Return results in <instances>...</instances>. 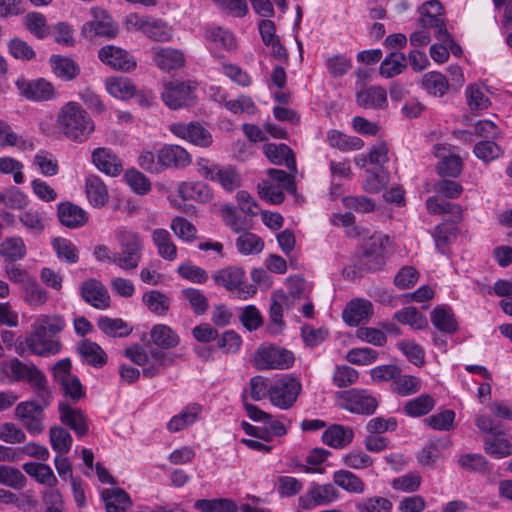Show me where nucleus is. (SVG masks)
Listing matches in <instances>:
<instances>
[{"mask_svg":"<svg viewBox=\"0 0 512 512\" xmlns=\"http://www.w3.org/2000/svg\"><path fill=\"white\" fill-rule=\"evenodd\" d=\"M23 469L29 476L50 488L58 482L53 470L47 464L28 462L23 465Z\"/></svg>","mask_w":512,"mask_h":512,"instance_id":"a18cd8bd","label":"nucleus"},{"mask_svg":"<svg viewBox=\"0 0 512 512\" xmlns=\"http://www.w3.org/2000/svg\"><path fill=\"white\" fill-rule=\"evenodd\" d=\"M26 253V245L19 236L8 237L0 244V255L10 262L23 259Z\"/></svg>","mask_w":512,"mask_h":512,"instance_id":"c03bdc74","label":"nucleus"},{"mask_svg":"<svg viewBox=\"0 0 512 512\" xmlns=\"http://www.w3.org/2000/svg\"><path fill=\"white\" fill-rule=\"evenodd\" d=\"M170 131L178 138L184 139L196 146L207 148L212 142L211 133L198 122H176L170 125Z\"/></svg>","mask_w":512,"mask_h":512,"instance_id":"4468645a","label":"nucleus"},{"mask_svg":"<svg viewBox=\"0 0 512 512\" xmlns=\"http://www.w3.org/2000/svg\"><path fill=\"white\" fill-rule=\"evenodd\" d=\"M205 38L225 50H233L236 47L233 34L222 27L208 29L205 32Z\"/></svg>","mask_w":512,"mask_h":512,"instance_id":"69168bd1","label":"nucleus"},{"mask_svg":"<svg viewBox=\"0 0 512 512\" xmlns=\"http://www.w3.org/2000/svg\"><path fill=\"white\" fill-rule=\"evenodd\" d=\"M92 20L86 22L82 27V34L88 39L95 37L114 38L119 32L117 23L107 12L101 8L91 9Z\"/></svg>","mask_w":512,"mask_h":512,"instance_id":"9b49d317","label":"nucleus"},{"mask_svg":"<svg viewBox=\"0 0 512 512\" xmlns=\"http://www.w3.org/2000/svg\"><path fill=\"white\" fill-rule=\"evenodd\" d=\"M419 14L420 17L418 19V23L422 28H425L428 31L429 29H433L434 36L437 40L449 39V32L446 28L444 16L431 15L428 12Z\"/></svg>","mask_w":512,"mask_h":512,"instance_id":"603ef678","label":"nucleus"},{"mask_svg":"<svg viewBox=\"0 0 512 512\" xmlns=\"http://www.w3.org/2000/svg\"><path fill=\"white\" fill-rule=\"evenodd\" d=\"M101 496L106 512H127L132 507L130 496L121 488L104 489Z\"/></svg>","mask_w":512,"mask_h":512,"instance_id":"c85d7f7f","label":"nucleus"},{"mask_svg":"<svg viewBox=\"0 0 512 512\" xmlns=\"http://www.w3.org/2000/svg\"><path fill=\"white\" fill-rule=\"evenodd\" d=\"M177 192L184 200H193L200 203L208 202L212 197L209 187L203 182H183L179 184Z\"/></svg>","mask_w":512,"mask_h":512,"instance_id":"f704fd0d","label":"nucleus"},{"mask_svg":"<svg viewBox=\"0 0 512 512\" xmlns=\"http://www.w3.org/2000/svg\"><path fill=\"white\" fill-rule=\"evenodd\" d=\"M484 451L488 455L500 459L512 455V444L498 432V434L485 438Z\"/></svg>","mask_w":512,"mask_h":512,"instance_id":"49530a36","label":"nucleus"},{"mask_svg":"<svg viewBox=\"0 0 512 512\" xmlns=\"http://www.w3.org/2000/svg\"><path fill=\"white\" fill-rule=\"evenodd\" d=\"M457 227L454 223H441L437 225L432 234L436 250L441 254H446L447 247L452 238L456 236Z\"/></svg>","mask_w":512,"mask_h":512,"instance_id":"5fc2aeb1","label":"nucleus"},{"mask_svg":"<svg viewBox=\"0 0 512 512\" xmlns=\"http://www.w3.org/2000/svg\"><path fill=\"white\" fill-rule=\"evenodd\" d=\"M124 180L133 192L145 195L151 190L150 180L136 169H129L124 174Z\"/></svg>","mask_w":512,"mask_h":512,"instance_id":"338daca9","label":"nucleus"},{"mask_svg":"<svg viewBox=\"0 0 512 512\" xmlns=\"http://www.w3.org/2000/svg\"><path fill=\"white\" fill-rule=\"evenodd\" d=\"M98 57L113 69L130 72L136 67V61L126 50L113 45L102 47L98 52Z\"/></svg>","mask_w":512,"mask_h":512,"instance_id":"f3484780","label":"nucleus"},{"mask_svg":"<svg viewBox=\"0 0 512 512\" xmlns=\"http://www.w3.org/2000/svg\"><path fill=\"white\" fill-rule=\"evenodd\" d=\"M24 27L38 39H44L50 33L46 17L40 12H30L23 18Z\"/></svg>","mask_w":512,"mask_h":512,"instance_id":"864d4df0","label":"nucleus"},{"mask_svg":"<svg viewBox=\"0 0 512 512\" xmlns=\"http://www.w3.org/2000/svg\"><path fill=\"white\" fill-rule=\"evenodd\" d=\"M62 344L59 339L53 338L38 328L32 327L31 333L25 338L24 342H18L15 346L19 355L25 353V349L33 355L48 357L56 355L61 351Z\"/></svg>","mask_w":512,"mask_h":512,"instance_id":"0eeeda50","label":"nucleus"},{"mask_svg":"<svg viewBox=\"0 0 512 512\" xmlns=\"http://www.w3.org/2000/svg\"><path fill=\"white\" fill-rule=\"evenodd\" d=\"M57 258L67 264H75L79 260V250L77 246L69 239L55 237L51 242Z\"/></svg>","mask_w":512,"mask_h":512,"instance_id":"37998d69","label":"nucleus"},{"mask_svg":"<svg viewBox=\"0 0 512 512\" xmlns=\"http://www.w3.org/2000/svg\"><path fill=\"white\" fill-rule=\"evenodd\" d=\"M202 406L198 403L187 405L180 413L174 415L167 423V429L171 433L179 432L191 426L199 420L202 414Z\"/></svg>","mask_w":512,"mask_h":512,"instance_id":"b1692460","label":"nucleus"},{"mask_svg":"<svg viewBox=\"0 0 512 512\" xmlns=\"http://www.w3.org/2000/svg\"><path fill=\"white\" fill-rule=\"evenodd\" d=\"M49 63L53 73L64 81L73 80L79 74V66L70 58L52 55Z\"/></svg>","mask_w":512,"mask_h":512,"instance_id":"58836bf2","label":"nucleus"},{"mask_svg":"<svg viewBox=\"0 0 512 512\" xmlns=\"http://www.w3.org/2000/svg\"><path fill=\"white\" fill-rule=\"evenodd\" d=\"M150 338L157 348L172 349L180 342L179 335L168 325L157 324L151 328Z\"/></svg>","mask_w":512,"mask_h":512,"instance_id":"473e14b6","label":"nucleus"},{"mask_svg":"<svg viewBox=\"0 0 512 512\" xmlns=\"http://www.w3.org/2000/svg\"><path fill=\"white\" fill-rule=\"evenodd\" d=\"M52 449L60 455L67 454L72 446V437L67 430L60 426H53L49 432Z\"/></svg>","mask_w":512,"mask_h":512,"instance_id":"e2e57ef3","label":"nucleus"},{"mask_svg":"<svg viewBox=\"0 0 512 512\" xmlns=\"http://www.w3.org/2000/svg\"><path fill=\"white\" fill-rule=\"evenodd\" d=\"M245 272L237 266H227L215 271L212 279L217 286L224 287L229 291L239 289L243 283Z\"/></svg>","mask_w":512,"mask_h":512,"instance_id":"bb28decb","label":"nucleus"},{"mask_svg":"<svg viewBox=\"0 0 512 512\" xmlns=\"http://www.w3.org/2000/svg\"><path fill=\"white\" fill-rule=\"evenodd\" d=\"M373 312L372 303L364 299H355L349 302L343 310V319L350 326H357L369 319Z\"/></svg>","mask_w":512,"mask_h":512,"instance_id":"393cba45","label":"nucleus"},{"mask_svg":"<svg viewBox=\"0 0 512 512\" xmlns=\"http://www.w3.org/2000/svg\"><path fill=\"white\" fill-rule=\"evenodd\" d=\"M81 357L91 366L100 368L107 362V356L104 350L91 340H83L77 347Z\"/></svg>","mask_w":512,"mask_h":512,"instance_id":"4c0bfd02","label":"nucleus"},{"mask_svg":"<svg viewBox=\"0 0 512 512\" xmlns=\"http://www.w3.org/2000/svg\"><path fill=\"white\" fill-rule=\"evenodd\" d=\"M357 512H391L392 503L384 497L375 496L355 504Z\"/></svg>","mask_w":512,"mask_h":512,"instance_id":"774afa93","label":"nucleus"},{"mask_svg":"<svg viewBox=\"0 0 512 512\" xmlns=\"http://www.w3.org/2000/svg\"><path fill=\"white\" fill-rule=\"evenodd\" d=\"M155 65L164 71L182 68L185 65L184 54L177 49L166 47L153 50Z\"/></svg>","mask_w":512,"mask_h":512,"instance_id":"5701e85b","label":"nucleus"},{"mask_svg":"<svg viewBox=\"0 0 512 512\" xmlns=\"http://www.w3.org/2000/svg\"><path fill=\"white\" fill-rule=\"evenodd\" d=\"M97 326L104 334L111 337H126L132 331L122 319L107 316H101L97 321Z\"/></svg>","mask_w":512,"mask_h":512,"instance_id":"3c124183","label":"nucleus"},{"mask_svg":"<svg viewBox=\"0 0 512 512\" xmlns=\"http://www.w3.org/2000/svg\"><path fill=\"white\" fill-rule=\"evenodd\" d=\"M82 299L92 307L105 310L110 307V295L106 287L97 279H88L80 287Z\"/></svg>","mask_w":512,"mask_h":512,"instance_id":"dca6fc26","label":"nucleus"},{"mask_svg":"<svg viewBox=\"0 0 512 512\" xmlns=\"http://www.w3.org/2000/svg\"><path fill=\"white\" fill-rule=\"evenodd\" d=\"M57 217L60 224L69 229H78L88 222L86 211L69 201L58 204Z\"/></svg>","mask_w":512,"mask_h":512,"instance_id":"6ab92c4d","label":"nucleus"},{"mask_svg":"<svg viewBox=\"0 0 512 512\" xmlns=\"http://www.w3.org/2000/svg\"><path fill=\"white\" fill-rule=\"evenodd\" d=\"M18 219L23 227L32 235H40L45 230L44 219L36 210H24L20 213Z\"/></svg>","mask_w":512,"mask_h":512,"instance_id":"0e129e2a","label":"nucleus"},{"mask_svg":"<svg viewBox=\"0 0 512 512\" xmlns=\"http://www.w3.org/2000/svg\"><path fill=\"white\" fill-rule=\"evenodd\" d=\"M341 398L344 401L342 407L351 413L370 415L376 411L378 406L377 399L366 390L344 391Z\"/></svg>","mask_w":512,"mask_h":512,"instance_id":"ddd939ff","label":"nucleus"},{"mask_svg":"<svg viewBox=\"0 0 512 512\" xmlns=\"http://www.w3.org/2000/svg\"><path fill=\"white\" fill-rule=\"evenodd\" d=\"M421 87L433 96L442 97L448 92L449 83L445 75L431 71L422 76Z\"/></svg>","mask_w":512,"mask_h":512,"instance_id":"a19ab883","label":"nucleus"},{"mask_svg":"<svg viewBox=\"0 0 512 512\" xmlns=\"http://www.w3.org/2000/svg\"><path fill=\"white\" fill-rule=\"evenodd\" d=\"M431 322L436 329L447 334L458 330V323L451 308L437 306L431 312Z\"/></svg>","mask_w":512,"mask_h":512,"instance_id":"72a5a7b5","label":"nucleus"},{"mask_svg":"<svg viewBox=\"0 0 512 512\" xmlns=\"http://www.w3.org/2000/svg\"><path fill=\"white\" fill-rule=\"evenodd\" d=\"M24 301L32 307L43 306L49 298L48 292L33 277L22 287Z\"/></svg>","mask_w":512,"mask_h":512,"instance_id":"09e8293b","label":"nucleus"},{"mask_svg":"<svg viewBox=\"0 0 512 512\" xmlns=\"http://www.w3.org/2000/svg\"><path fill=\"white\" fill-rule=\"evenodd\" d=\"M0 375L8 382H26L34 390L37 400L49 405L51 393L44 373L33 363L26 364L14 357L0 362Z\"/></svg>","mask_w":512,"mask_h":512,"instance_id":"f03ea898","label":"nucleus"},{"mask_svg":"<svg viewBox=\"0 0 512 512\" xmlns=\"http://www.w3.org/2000/svg\"><path fill=\"white\" fill-rule=\"evenodd\" d=\"M107 92L118 99H129L136 94V87L126 77H109L105 82Z\"/></svg>","mask_w":512,"mask_h":512,"instance_id":"ea45409f","label":"nucleus"},{"mask_svg":"<svg viewBox=\"0 0 512 512\" xmlns=\"http://www.w3.org/2000/svg\"><path fill=\"white\" fill-rule=\"evenodd\" d=\"M334 485L351 494H362L365 491L363 480L349 470H337L332 476Z\"/></svg>","mask_w":512,"mask_h":512,"instance_id":"c9c22d12","label":"nucleus"},{"mask_svg":"<svg viewBox=\"0 0 512 512\" xmlns=\"http://www.w3.org/2000/svg\"><path fill=\"white\" fill-rule=\"evenodd\" d=\"M389 237L382 234H374L366 239L362 245V251L358 256L357 265L363 272H375L381 270L385 261V244Z\"/></svg>","mask_w":512,"mask_h":512,"instance_id":"423d86ee","label":"nucleus"},{"mask_svg":"<svg viewBox=\"0 0 512 512\" xmlns=\"http://www.w3.org/2000/svg\"><path fill=\"white\" fill-rule=\"evenodd\" d=\"M340 498V492L334 484L312 482L306 492L298 498V510H311L318 506L329 505Z\"/></svg>","mask_w":512,"mask_h":512,"instance_id":"1a4fd4ad","label":"nucleus"},{"mask_svg":"<svg viewBox=\"0 0 512 512\" xmlns=\"http://www.w3.org/2000/svg\"><path fill=\"white\" fill-rule=\"evenodd\" d=\"M143 302L150 312L163 316L170 308V298L158 290H150L143 294Z\"/></svg>","mask_w":512,"mask_h":512,"instance_id":"8fccbe9b","label":"nucleus"},{"mask_svg":"<svg viewBox=\"0 0 512 512\" xmlns=\"http://www.w3.org/2000/svg\"><path fill=\"white\" fill-rule=\"evenodd\" d=\"M152 241L157 248L158 255L166 261L177 258V247L168 230L157 228L152 232Z\"/></svg>","mask_w":512,"mask_h":512,"instance_id":"2f4dec72","label":"nucleus"},{"mask_svg":"<svg viewBox=\"0 0 512 512\" xmlns=\"http://www.w3.org/2000/svg\"><path fill=\"white\" fill-rule=\"evenodd\" d=\"M394 318L400 323L409 325L415 330H421L427 327L426 317L415 307H405L394 314Z\"/></svg>","mask_w":512,"mask_h":512,"instance_id":"4d7b16f0","label":"nucleus"},{"mask_svg":"<svg viewBox=\"0 0 512 512\" xmlns=\"http://www.w3.org/2000/svg\"><path fill=\"white\" fill-rule=\"evenodd\" d=\"M39 403L34 401H24L19 403L15 408V416L22 422L26 430L32 434L37 435L43 432V409L48 405H44L42 401Z\"/></svg>","mask_w":512,"mask_h":512,"instance_id":"f8f14e48","label":"nucleus"},{"mask_svg":"<svg viewBox=\"0 0 512 512\" xmlns=\"http://www.w3.org/2000/svg\"><path fill=\"white\" fill-rule=\"evenodd\" d=\"M162 100L170 109H179L189 106L194 101L191 86L186 83L170 82L165 85L161 94Z\"/></svg>","mask_w":512,"mask_h":512,"instance_id":"2eb2a0df","label":"nucleus"},{"mask_svg":"<svg viewBox=\"0 0 512 512\" xmlns=\"http://www.w3.org/2000/svg\"><path fill=\"white\" fill-rule=\"evenodd\" d=\"M194 507L202 512H237L238 507L233 500L220 499H200L194 504Z\"/></svg>","mask_w":512,"mask_h":512,"instance_id":"052dcab7","label":"nucleus"},{"mask_svg":"<svg viewBox=\"0 0 512 512\" xmlns=\"http://www.w3.org/2000/svg\"><path fill=\"white\" fill-rule=\"evenodd\" d=\"M66 326L64 318L60 314H41L37 317L32 327H36L39 331H43L50 336L61 333Z\"/></svg>","mask_w":512,"mask_h":512,"instance_id":"de8ad7c7","label":"nucleus"},{"mask_svg":"<svg viewBox=\"0 0 512 512\" xmlns=\"http://www.w3.org/2000/svg\"><path fill=\"white\" fill-rule=\"evenodd\" d=\"M125 355L133 363L142 367L145 378H154L166 367L173 365L176 355L158 348L145 350L141 346H134L125 350Z\"/></svg>","mask_w":512,"mask_h":512,"instance_id":"7ed1b4c3","label":"nucleus"},{"mask_svg":"<svg viewBox=\"0 0 512 512\" xmlns=\"http://www.w3.org/2000/svg\"><path fill=\"white\" fill-rule=\"evenodd\" d=\"M357 103L365 109H382L387 106L386 90L380 86H371L356 95Z\"/></svg>","mask_w":512,"mask_h":512,"instance_id":"c756f323","label":"nucleus"},{"mask_svg":"<svg viewBox=\"0 0 512 512\" xmlns=\"http://www.w3.org/2000/svg\"><path fill=\"white\" fill-rule=\"evenodd\" d=\"M435 407V400L429 394H421L415 399L409 400L404 411L411 417H421L427 415Z\"/></svg>","mask_w":512,"mask_h":512,"instance_id":"6e6d98bb","label":"nucleus"},{"mask_svg":"<svg viewBox=\"0 0 512 512\" xmlns=\"http://www.w3.org/2000/svg\"><path fill=\"white\" fill-rule=\"evenodd\" d=\"M59 412L61 422L69 426L78 436H84L88 432L86 418L81 410L60 403Z\"/></svg>","mask_w":512,"mask_h":512,"instance_id":"7c9ffc66","label":"nucleus"},{"mask_svg":"<svg viewBox=\"0 0 512 512\" xmlns=\"http://www.w3.org/2000/svg\"><path fill=\"white\" fill-rule=\"evenodd\" d=\"M16 85L29 100L46 101L52 99L55 95L53 85L42 78L31 81L19 79L16 81Z\"/></svg>","mask_w":512,"mask_h":512,"instance_id":"a211bd4d","label":"nucleus"},{"mask_svg":"<svg viewBox=\"0 0 512 512\" xmlns=\"http://www.w3.org/2000/svg\"><path fill=\"white\" fill-rule=\"evenodd\" d=\"M294 360L291 351L274 345L260 346L254 356V364L258 370H285L293 365Z\"/></svg>","mask_w":512,"mask_h":512,"instance_id":"6e6552de","label":"nucleus"},{"mask_svg":"<svg viewBox=\"0 0 512 512\" xmlns=\"http://www.w3.org/2000/svg\"><path fill=\"white\" fill-rule=\"evenodd\" d=\"M124 25L128 31H140L146 37L158 42H168L173 37V29L162 19L130 13Z\"/></svg>","mask_w":512,"mask_h":512,"instance_id":"39448f33","label":"nucleus"},{"mask_svg":"<svg viewBox=\"0 0 512 512\" xmlns=\"http://www.w3.org/2000/svg\"><path fill=\"white\" fill-rule=\"evenodd\" d=\"M263 152L271 163L275 165H285L290 172H297L294 153L286 144H265L263 146Z\"/></svg>","mask_w":512,"mask_h":512,"instance_id":"4be33fe9","label":"nucleus"},{"mask_svg":"<svg viewBox=\"0 0 512 512\" xmlns=\"http://www.w3.org/2000/svg\"><path fill=\"white\" fill-rule=\"evenodd\" d=\"M85 191L89 203L96 208L103 207L109 200L104 181L97 175H89L85 180Z\"/></svg>","mask_w":512,"mask_h":512,"instance_id":"a878e982","label":"nucleus"},{"mask_svg":"<svg viewBox=\"0 0 512 512\" xmlns=\"http://www.w3.org/2000/svg\"><path fill=\"white\" fill-rule=\"evenodd\" d=\"M116 238L121 250L113 254L112 263L124 271L135 270L142 259V238L137 232L125 229H119Z\"/></svg>","mask_w":512,"mask_h":512,"instance_id":"20e7f679","label":"nucleus"},{"mask_svg":"<svg viewBox=\"0 0 512 512\" xmlns=\"http://www.w3.org/2000/svg\"><path fill=\"white\" fill-rule=\"evenodd\" d=\"M301 389L302 385L296 378L284 376L269 387V400L273 406L288 410L296 402Z\"/></svg>","mask_w":512,"mask_h":512,"instance_id":"9d476101","label":"nucleus"},{"mask_svg":"<svg viewBox=\"0 0 512 512\" xmlns=\"http://www.w3.org/2000/svg\"><path fill=\"white\" fill-rule=\"evenodd\" d=\"M354 438L353 429L348 426L334 424L322 434V441L335 449H342L349 445Z\"/></svg>","mask_w":512,"mask_h":512,"instance_id":"cd10ccee","label":"nucleus"},{"mask_svg":"<svg viewBox=\"0 0 512 512\" xmlns=\"http://www.w3.org/2000/svg\"><path fill=\"white\" fill-rule=\"evenodd\" d=\"M59 131L70 141L83 143L95 131V123L82 105L75 101L65 103L57 115Z\"/></svg>","mask_w":512,"mask_h":512,"instance_id":"f257e3e1","label":"nucleus"},{"mask_svg":"<svg viewBox=\"0 0 512 512\" xmlns=\"http://www.w3.org/2000/svg\"><path fill=\"white\" fill-rule=\"evenodd\" d=\"M406 67V56L403 53L391 52L381 62L379 73L389 79L403 73Z\"/></svg>","mask_w":512,"mask_h":512,"instance_id":"79ce46f5","label":"nucleus"},{"mask_svg":"<svg viewBox=\"0 0 512 512\" xmlns=\"http://www.w3.org/2000/svg\"><path fill=\"white\" fill-rule=\"evenodd\" d=\"M473 153L479 160L489 163L501 157L504 151L495 140H482L474 145Z\"/></svg>","mask_w":512,"mask_h":512,"instance_id":"13d9d810","label":"nucleus"},{"mask_svg":"<svg viewBox=\"0 0 512 512\" xmlns=\"http://www.w3.org/2000/svg\"><path fill=\"white\" fill-rule=\"evenodd\" d=\"M92 162L108 176L116 177L123 171V163L110 149L97 148L92 152Z\"/></svg>","mask_w":512,"mask_h":512,"instance_id":"412c9836","label":"nucleus"},{"mask_svg":"<svg viewBox=\"0 0 512 512\" xmlns=\"http://www.w3.org/2000/svg\"><path fill=\"white\" fill-rule=\"evenodd\" d=\"M236 248L243 255L258 254L264 248V242L256 234L243 231L236 239Z\"/></svg>","mask_w":512,"mask_h":512,"instance_id":"680f3d73","label":"nucleus"},{"mask_svg":"<svg viewBox=\"0 0 512 512\" xmlns=\"http://www.w3.org/2000/svg\"><path fill=\"white\" fill-rule=\"evenodd\" d=\"M162 172L169 168L181 169L191 163V156L179 145H165L159 149Z\"/></svg>","mask_w":512,"mask_h":512,"instance_id":"aec40b11","label":"nucleus"},{"mask_svg":"<svg viewBox=\"0 0 512 512\" xmlns=\"http://www.w3.org/2000/svg\"><path fill=\"white\" fill-rule=\"evenodd\" d=\"M181 295L187 301L196 315H203L209 308L206 295L199 289L188 287L181 291Z\"/></svg>","mask_w":512,"mask_h":512,"instance_id":"bf43d9fd","label":"nucleus"},{"mask_svg":"<svg viewBox=\"0 0 512 512\" xmlns=\"http://www.w3.org/2000/svg\"><path fill=\"white\" fill-rule=\"evenodd\" d=\"M326 140L332 148L339 149L342 152L360 150L364 142L356 136H348L338 130H329Z\"/></svg>","mask_w":512,"mask_h":512,"instance_id":"e433bc0d","label":"nucleus"}]
</instances>
